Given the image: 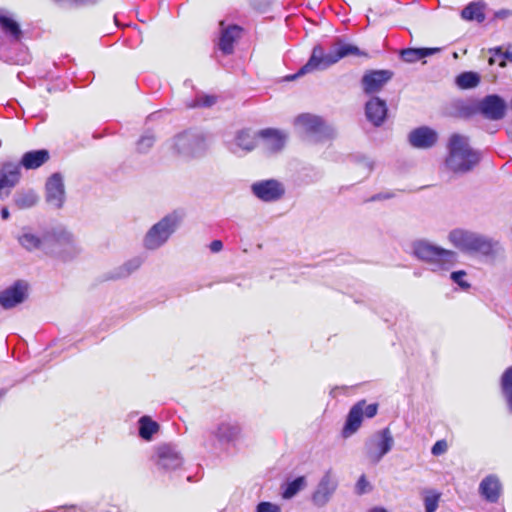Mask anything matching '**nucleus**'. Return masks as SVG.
<instances>
[{
    "label": "nucleus",
    "mask_w": 512,
    "mask_h": 512,
    "mask_svg": "<svg viewBox=\"0 0 512 512\" xmlns=\"http://www.w3.org/2000/svg\"><path fill=\"white\" fill-rule=\"evenodd\" d=\"M256 147L255 135L248 129L240 130L236 133L234 141L229 143L228 149L233 154H238L239 150L251 152Z\"/></svg>",
    "instance_id": "nucleus-26"
},
{
    "label": "nucleus",
    "mask_w": 512,
    "mask_h": 512,
    "mask_svg": "<svg viewBox=\"0 0 512 512\" xmlns=\"http://www.w3.org/2000/svg\"><path fill=\"white\" fill-rule=\"evenodd\" d=\"M241 437L242 427L240 423L229 417H225L215 422L208 430L209 443H206L205 446L227 449L229 447H235Z\"/></svg>",
    "instance_id": "nucleus-7"
},
{
    "label": "nucleus",
    "mask_w": 512,
    "mask_h": 512,
    "mask_svg": "<svg viewBox=\"0 0 512 512\" xmlns=\"http://www.w3.org/2000/svg\"><path fill=\"white\" fill-rule=\"evenodd\" d=\"M66 198L64 180L60 173H53L45 184V200L55 209L63 207Z\"/></svg>",
    "instance_id": "nucleus-16"
},
{
    "label": "nucleus",
    "mask_w": 512,
    "mask_h": 512,
    "mask_svg": "<svg viewBox=\"0 0 512 512\" xmlns=\"http://www.w3.org/2000/svg\"><path fill=\"white\" fill-rule=\"evenodd\" d=\"M413 255L427 263L434 272L450 269L456 261V253L427 240L419 239L412 243Z\"/></svg>",
    "instance_id": "nucleus-3"
},
{
    "label": "nucleus",
    "mask_w": 512,
    "mask_h": 512,
    "mask_svg": "<svg viewBox=\"0 0 512 512\" xmlns=\"http://www.w3.org/2000/svg\"><path fill=\"white\" fill-rule=\"evenodd\" d=\"M372 489L365 475H361L356 483L355 491L358 495H363Z\"/></svg>",
    "instance_id": "nucleus-41"
},
{
    "label": "nucleus",
    "mask_w": 512,
    "mask_h": 512,
    "mask_svg": "<svg viewBox=\"0 0 512 512\" xmlns=\"http://www.w3.org/2000/svg\"><path fill=\"white\" fill-rule=\"evenodd\" d=\"M43 512H55L54 510H45Z\"/></svg>",
    "instance_id": "nucleus-54"
},
{
    "label": "nucleus",
    "mask_w": 512,
    "mask_h": 512,
    "mask_svg": "<svg viewBox=\"0 0 512 512\" xmlns=\"http://www.w3.org/2000/svg\"><path fill=\"white\" fill-rule=\"evenodd\" d=\"M378 412V404H367L365 400H360L354 404L346 417L344 427L342 429V436L348 438L358 431L363 418H373Z\"/></svg>",
    "instance_id": "nucleus-11"
},
{
    "label": "nucleus",
    "mask_w": 512,
    "mask_h": 512,
    "mask_svg": "<svg viewBox=\"0 0 512 512\" xmlns=\"http://www.w3.org/2000/svg\"><path fill=\"white\" fill-rule=\"evenodd\" d=\"M183 219L182 213L173 211L153 224L143 237V247L154 251L164 246L176 232Z\"/></svg>",
    "instance_id": "nucleus-5"
},
{
    "label": "nucleus",
    "mask_w": 512,
    "mask_h": 512,
    "mask_svg": "<svg viewBox=\"0 0 512 512\" xmlns=\"http://www.w3.org/2000/svg\"><path fill=\"white\" fill-rule=\"evenodd\" d=\"M296 129L309 140L321 142L335 137V129L319 116L310 113L298 115L294 120Z\"/></svg>",
    "instance_id": "nucleus-9"
},
{
    "label": "nucleus",
    "mask_w": 512,
    "mask_h": 512,
    "mask_svg": "<svg viewBox=\"0 0 512 512\" xmlns=\"http://www.w3.org/2000/svg\"><path fill=\"white\" fill-rule=\"evenodd\" d=\"M501 389L507 402V407L512 413V366L508 367L501 377Z\"/></svg>",
    "instance_id": "nucleus-31"
},
{
    "label": "nucleus",
    "mask_w": 512,
    "mask_h": 512,
    "mask_svg": "<svg viewBox=\"0 0 512 512\" xmlns=\"http://www.w3.org/2000/svg\"><path fill=\"white\" fill-rule=\"evenodd\" d=\"M479 493L489 503L498 502L502 494V484L499 477L495 474L485 476L479 484Z\"/></svg>",
    "instance_id": "nucleus-23"
},
{
    "label": "nucleus",
    "mask_w": 512,
    "mask_h": 512,
    "mask_svg": "<svg viewBox=\"0 0 512 512\" xmlns=\"http://www.w3.org/2000/svg\"><path fill=\"white\" fill-rule=\"evenodd\" d=\"M368 512H388V511L383 507H374V508L370 509Z\"/></svg>",
    "instance_id": "nucleus-50"
},
{
    "label": "nucleus",
    "mask_w": 512,
    "mask_h": 512,
    "mask_svg": "<svg viewBox=\"0 0 512 512\" xmlns=\"http://www.w3.org/2000/svg\"><path fill=\"white\" fill-rule=\"evenodd\" d=\"M0 29L10 42H19L23 31L18 21L6 10H0Z\"/></svg>",
    "instance_id": "nucleus-25"
},
{
    "label": "nucleus",
    "mask_w": 512,
    "mask_h": 512,
    "mask_svg": "<svg viewBox=\"0 0 512 512\" xmlns=\"http://www.w3.org/2000/svg\"><path fill=\"white\" fill-rule=\"evenodd\" d=\"M489 53L491 54L489 58V64L493 65L496 63V56H501V61L499 62L500 67H505L506 62L509 61L512 63V51L506 50L503 51L501 47H494L489 49Z\"/></svg>",
    "instance_id": "nucleus-38"
},
{
    "label": "nucleus",
    "mask_w": 512,
    "mask_h": 512,
    "mask_svg": "<svg viewBox=\"0 0 512 512\" xmlns=\"http://www.w3.org/2000/svg\"><path fill=\"white\" fill-rule=\"evenodd\" d=\"M466 273L463 270L454 271L451 273V279L458 284L462 289H468L470 284L464 280Z\"/></svg>",
    "instance_id": "nucleus-42"
},
{
    "label": "nucleus",
    "mask_w": 512,
    "mask_h": 512,
    "mask_svg": "<svg viewBox=\"0 0 512 512\" xmlns=\"http://www.w3.org/2000/svg\"><path fill=\"white\" fill-rule=\"evenodd\" d=\"M394 446V438L388 427L375 431L366 438L363 453L371 464H378Z\"/></svg>",
    "instance_id": "nucleus-10"
},
{
    "label": "nucleus",
    "mask_w": 512,
    "mask_h": 512,
    "mask_svg": "<svg viewBox=\"0 0 512 512\" xmlns=\"http://www.w3.org/2000/svg\"><path fill=\"white\" fill-rule=\"evenodd\" d=\"M480 82V77L475 72H463L456 77V84L461 89H471Z\"/></svg>",
    "instance_id": "nucleus-34"
},
{
    "label": "nucleus",
    "mask_w": 512,
    "mask_h": 512,
    "mask_svg": "<svg viewBox=\"0 0 512 512\" xmlns=\"http://www.w3.org/2000/svg\"><path fill=\"white\" fill-rule=\"evenodd\" d=\"M155 463L160 470L174 471L182 466L183 457L175 445L162 444L156 448Z\"/></svg>",
    "instance_id": "nucleus-14"
},
{
    "label": "nucleus",
    "mask_w": 512,
    "mask_h": 512,
    "mask_svg": "<svg viewBox=\"0 0 512 512\" xmlns=\"http://www.w3.org/2000/svg\"><path fill=\"white\" fill-rule=\"evenodd\" d=\"M1 217L2 219L4 220H7L9 217H10V213H9V210L4 207L2 210H1Z\"/></svg>",
    "instance_id": "nucleus-49"
},
{
    "label": "nucleus",
    "mask_w": 512,
    "mask_h": 512,
    "mask_svg": "<svg viewBox=\"0 0 512 512\" xmlns=\"http://www.w3.org/2000/svg\"><path fill=\"white\" fill-rule=\"evenodd\" d=\"M49 160L46 149L33 150L23 154L20 165L27 170L37 169Z\"/></svg>",
    "instance_id": "nucleus-28"
},
{
    "label": "nucleus",
    "mask_w": 512,
    "mask_h": 512,
    "mask_svg": "<svg viewBox=\"0 0 512 512\" xmlns=\"http://www.w3.org/2000/svg\"><path fill=\"white\" fill-rule=\"evenodd\" d=\"M448 450V444L447 441L442 439L438 440L434 443V445L431 448V454L433 456H440L446 453Z\"/></svg>",
    "instance_id": "nucleus-43"
},
{
    "label": "nucleus",
    "mask_w": 512,
    "mask_h": 512,
    "mask_svg": "<svg viewBox=\"0 0 512 512\" xmlns=\"http://www.w3.org/2000/svg\"><path fill=\"white\" fill-rule=\"evenodd\" d=\"M252 194L262 202H277L286 192L285 185L276 179H265L252 183Z\"/></svg>",
    "instance_id": "nucleus-13"
},
{
    "label": "nucleus",
    "mask_w": 512,
    "mask_h": 512,
    "mask_svg": "<svg viewBox=\"0 0 512 512\" xmlns=\"http://www.w3.org/2000/svg\"><path fill=\"white\" fill-rule=\"evenodd\" d=\"M306 485V479L304 476H299L292 481L287 482L282 491V497L284 499H290L294 497L304 486Z\"/></svg>",
    "instance_id": "nucleus-33"
},
{
    "label": "nucleus",
    "mask_w": 512,
    "mask_h": 512,
    "mask_svg": "<svg viewBox=\"0 0 512 512\" xmlns=\"http://www.w3.org/2000/svg\"><path fill=\"white\" fill-rule=\"evenodd\" d=\"M420 57L425 58L434 55L440 51V48H419Z\"/></svg>",
    "instance_id": "nucleus-46"
},
{
    "label": "nucleus",
    "mask_w": 512,
    "mask_h": 512,
    "mask_svg": "<svg viewBox=\"0 0 512 512\" xmlns=\"http://www.w3.org/2000/svg\"><path fill=\"white\" fill-rule=\"evenodd\" d=\"M500 61H501V56H496V63L499 64Z\"/></svg>",
    "instance_id": "nucleus-52"
},
{
    "label": "nucleus",
    "mask_w": 512,
    "mask_h": 512,
    "mask_svg": "<svg viewBox=\"0 0 512 512\" xmlns=\"http://www.w3.org/2000/svg\"><path fill=\"white\" fill-rule=\"evenodd\" d=\"M461 17L465 20H476L477 22H483L485 20V15L483 12V7L479 3H469L462 11Z\"/></svg>",
    "instance_id": "nucleus-32"
},
{
    "label": "nucleus",
    "mask_w": 512,
    "mask_h": 512,
    "mask_svg": "<svg viewBox=\"0 0 512 512\" xmlns=\"http://www.w3.org/2000/svg\"><path fill=\"white\" fill-rule=\"evenodd\" d=\"M172 152L184 159L204 156L209 148L205 135L195 130H186L176 134L169 143Z\"/></svg>",
    "instance_id": "nucleus-6"
},
{
    "label": "nucleus",
    "mask_w": 512,
    "mask_h": 512,
    "mask_svg": "<svg viewBox=\"0 0 512 512\" xmlns=\"http://www.w3.org/2000/svg\"><path fill=\"white\" fill-rule=\"evenodd\" d=\"M447 149L445 165L454 173H466L479 162V154L470 147L466 136L452 134Z\"/></svg>",
    "instance_id": "nucleus-2"
},
{
    "label": "nucleus",
    "mask_w": 512,
    "mask_h": 512,
    "mask_svg": "<svg viewBox=\"0 0 512 512\" xmlns=\"http://www.w3.org/2000/svg\"><path fill=\"white\" fill-rule=\"evenodd\" d=\"M13 201L19 209H29L37 204L38 196L33 190L18 191Z\"/></svg>",
    "instance_id": "nucleus-29"
},
{
    "label": "nucleus",
    "mask_w": 512,
    "mask_h": 512,
    "mask_svg": "<svg viewBox=\"0 0 512 512\" xmlns=\"http://www.w3.org/2000/svg\"><path fill=\"white\" fill-rule=\"evenodd\" d=\"M28 286L24 281H16L10 287L0 292V305L4 309H11L21 304L27 297Z\"/></svg>",
    "instance_id": "nucleus-20"
},
{
    "label": "nucleus",
    "mask_w": 512,
    "mask_h": 512,
    "mask_svg": "<svg viewBox=\"0 0 512 512\" xmlns=\"http://www.w3.org/2000/svg\"><path fill=\"white\" fill-rule=\"evenodd\" d=\"M393 77L390 70H368L361 79V85L365 94L370 95L379 92Z\"/></svg>",
    "instance_id": "nucleus-18"
},
{
    "label": "nucleus",
    "mask_w": 512,
    "mask_h": 512,
    "mask_svg": "<svg viewBox=\"0 0 512 512\" xmlns=\"http://www.w3.org/2000/svg\"><path fill=\"white\" fill-rule=\"evenodd\" d=\"M139 436L144 440H151L152 436L159 430L157 422L149 416H142L138 421Z\"/></svg>",
    "instance_id": "nucleus-30"
},
{
    "label": "nucleus",
    "mask_w": 512,
    "mask_h": 512,
    "mask_svg": "<svg viewBox=\"0 0 512 512\" xmlns=\"http://www.w3.org/2000/svg\"><path fill=\"white\" fill-rule=\"evenodd\" d=\"M387 104L386 101L379 97H372L367 101L365 105V114L374 126H380L386 119L387 116Z\"/></svg>",
    "instance_id": "nucleus-24"
},
{
    "label": "nucleus",
    "mask_w": 512,
    "mask_h": 512,
    "mask_svg": "<svg viewBox=\"0 0 512 512\" xmlns=\"http://www.w3.org/2000/svg\"><path fill=\"white\" fill-rule=\"evenodd\" d=\"M254 1V6L259 9V10H264V8L261 6V4L257 3L256 0H253Z\"/></svg>",
    "instance_id": "nucleus-51"
},
{
    "label": "nucleus",
    "mask_w": 512,
    "mask_h": 512,
    "mask_svg": "<svg viewBox=\"0 0 512 512\" xmlns=\"http://www.w3.org/2000/svg\"><path fill=\"white\" fill-rule=\"evenodd\" d=\"M20 166L15 163H5L0 167V199L7 197L10 190L18 183Z\"/></svg>",
    "instance_id": "nucleus-22"
},
{
    "label": "nucleus",
    "mask_w": 512,
    "mask_h": 512,
    "mask_svg": "<svg viewBox=\"0 0 512 512\" xmlns=\"http://www.w3.org/2000/svg\"><path fill=\"white\" fill-rule=\"evenodd\" d=\"M216 98L210 95L199 96L195 101L189 104V107H210L215 104Z\"/></svg>",
    "instance_id": "nucleus-40"
},
{
    "label": "nucleus",
    "mask_w": 512,
    "mask_h": 512,
    "mask_svg": "<svg viewBox=\"0 0 512 512\" xmlns=\"http://www.w3.org/2000/svg\"><path fill=\"white\" fill-rule=\"evenodd\" d=\"M257 135L261 139L264 149L271 153L282 150L288 138L286 132L274 128L262 129Z\"/></svg>",
    "instance_id": "nucleus-21"
},
{
    "label": "nucleus",
    "mask_w": 512,
    "mask_h": 512,
    "mask_svg": "<svg viewBox=\"0 0 512 512\" xmlns=\"http://www.w3.org/2000/svg\"><path fill=\"white\" fill-rule=\"evenodd\" d=\"M448 238L456 248L467 253H479L484 256H490L499 247L498 241L464 229L452 230Z\"/></svg>",
    "instance_id": "nucleus-4"
},
{
    "label": "nucleus",
    "mask_w": 512,
    "mask_h": 512,
    "mask_svg": "<svg viewBox=\"0 0 512 512\" xmlns=\"http://www.w3.org/2000/svg\"><path fill=\"white\" fill-rule=\"evenodd\" d=\"M506 108V102L497 94L487 95L477 104V111L493 121L501 120L505 116Z\"/></svg>",
    "instance_id": "nucleus-17"
},
{
    "label": "nucleus",
    "mask_w": 512,
    "mask_h": 512,
    "mask_svg": "<svg viewBox=\"0 0 512 512\" xmlns=\"http://www.w3.org/2000/svg\"><path fill=\"white\" fill-rule=\"evenodd\" d=\"M221 25V35L219 39V49L224 54H231L234 50V42L237 38L240 37L241 28L237 25H229L227 27H223L224 23L220 22Z\"/></svg>",
    "instance_id": "nucleus-27"
},
{
    "label": "nucleus",
    "mask_w": 512,
    "mask_h": 512,
    "mask_svg": "<svg viewBox=\"0 0 512 512\" xmlns=\"http://www.w3.org/2000/svg\"><path fill=\"white\" fill-rule=\"evenodd\" d=\"M441 493L434 489H426L423 492L425 512H435L439 506Z\"/></svg>",
    "instance_id": "nucleus-35"
},
{
    "label": "nucleus",
    "mask_w": 512,
    "mask_h": 512,
    "mask_svg": "<svg viewBox=\"0 0 512 512\" xmlns=\"http://www.w3.org/2000/svg\"><path fill=\"white\" fill-rule=\"evenodd\" d=\"M337 487L338 481L335 475L333 474L331 469L327 470L320 479L311 496L312 503L316 507H324L332 498Z\"/></svg>",
    "instance_id": "nucleus-15"
},
{
    "label": "nucleus",
    "mask_w": 512,
    "mask_h": 512,
    "mask_svg": "<svg viewBox=\"0 0 512 512\" xmlns=\"http://www.w3.org/2000/svg\"><path fill=\"white\" fill-rule=\"evenodd\" d=\"M400 57L407 63H414L421 59L419 48H406L400 53Z\"/></svg>",
    "instance_id": "nucleus-39"
},
{
    "label": "nucleus",
    "mask_w": 512,
    "mask_h": 512,
    "mask_svg": "<svg viewBox=\"0 0 512 512\" xmlns=\"http://www.w3.org/2000/svg\"><path fill=\"white\" fill-rule=\"evenodd\" d=\"M209 248H210L211 252L218 253L223 249V243L221 240H213L210 243Z\"/></svg>",
    "instance_id": "nucleus-47"
},
{
    "label": "nucleus",
    "mask_w": 512,
    "mask_h": 512,
    "mask_svg": "<svg viewBox=\"0 0 512 512\" xmlns=\"http://www.w3.org/2000/svg\"><path fill=\"white\" fill-rule=\"evenodd\" d=\"M438 139L437 131L428 126L415 128L408 134L409 144L417 149H430L437 143Z\"/></svg>",
    "instance_id": "nucleus-19"
},
{
    "label": "nucleus",
    "mask_w": 512,
    "mask_h": 512,
    "mask_svg": "<svg viewBox=\"0 0 512 512\" xmlns=\"http://www.w3.org/2000/svg\"><path fill=\"white\" fill-rule=\"evenodd\" d=\"M367 167H368V170H372V164L371 163H367Z\"/></svg>",
    "instance_id": "nucleus-53"
},
{
    "label": "nucleus",
    "mask_w": 512,
    "mask_h": 512,
    "mask_svg": "<svg viewBox=\"0 0 512 512\" xmlns=\"http://www.w3.org/2000/svg\"><path fill=\"white\" fill-rule=\"evenodd\" d=\"M80 252L81 248L74 235L65 227L59 226L51 229L48 256L66 262L76 258Z\"/></svg>",
    "instance_id": "nucleus-8"
},
{
    "label": "nucleus",
    "mask_w": 512,
    "mask_h": 512,
    "mask_svg": "<svg viewBox=\"0 0 512 512\" xmlns=\"http://www.w3.org/2000/svg\"><path fill=\"white\" fill-rule=\"evenodd\" d=\"M59 4L78 5L89 2L90 0H55Z\"/></svg>",
    "instance_id": "nucleus-48"
},
{
    "label": "nucleus",
    "mask_w": 512,
    "mask_h": 512,
    "mask_svg": "<svg viewBox=\"0 0 512 512\" xmlns=\"http://www.w3.org/2000/svg\"><path fill=\"white\" fill-rule=\"evenodd\" d=\"M393 196L394 195L389 192H380V193H377V194H374L373 196H371L367 201H369V202L382 201V200L390 199Z\"/></svg>",
    "instance_id": "nucleus-45"
},
{
    "label": "nucleus",
    "mask_w": 512,
    "mask_h": 512,
    "mask_svg": "<svg viewBox=\"0 0 512 512\" xmlns=\"http://www.w3.org/2000/svg\"><path fill=\"white\" fill-rule=\"evenodd\" d=\"M156 136L152 131H146L136 142V151L140 154H146L154 146Z\"/></svg>",
    "instance_id": "nucleus-37"
},
{
    "label": "nucleus",
    "mask_w": 512,
    "mask_h": 512,
    "mask_svg": "<svg viewBox=\"0 0 512 512\" xmlns=\"http://www.w3.org/2000/svg\"><path fill=\"white\" fill-rule=\"evenodd\" d=\"M350 55L362 56V52L357 46L342 40H337L329 52H325L320 45H316L306 64H304L295 74L287 77L288 80H295L301 76L314 71L325 70L331 65L337 63L342 58Z\"/></svg>",
    "instance_id": "nucleus-1"
},
{
    "label": "nucleus",
    "mask_w": 512,
    "mask_h": 512,
    "mask_svg": "<svg viewBox=\"0 0 512 512\" xmlns=\"http://www.w3.org/2000/svg\"><path fill=\"white\" fill-rule=\"evenodd\" d=\"M16 240L25 251L29 253L41 251L43 254L48 256L51 229L42 234H38L34 232L31 227L24 226L16 235Z\"/></svg>",
    "instance_id": "nucleus-12"
},
{
    "label": "nucleus",
    "mask_w": 512,
    "mask_h": 512,
    "mask_svg": "<svg viewBox=\"0 0 512 512\" xmlns=\"http://www.w3.org/2000/svg\"><path fill=\"white\" fill-rule=\"evenodd\" d=\"M257 512H281L280 507L270 502H260L257 505Z\"/></svg>",
    "instance_id": "nucleus-44"
},
{
    "label": "nucleus",
    "mask_w": 512,
    "mask_h": 512,
    "mask_svg": "<svg viewBox=\"0 0 512 512\" xmlns=\"http://www.w3.org/2000/svg\"><path fill=\"white\" fill-rule=\"evenodd\" d=\"M143 261L140 257H134L126 261L123 265H121L115 274L117 278H125L128 277L131 273L140 268Z\"/></svg>",
    "instance_id": "nucleus-36"
}]
</instances>
